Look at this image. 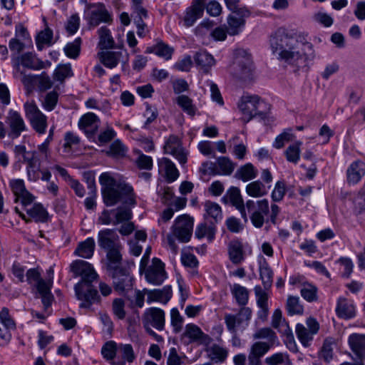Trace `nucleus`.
Returning a JSON list of instances; mask_svg holds the SVG:
<instances>
[{
  "label": "nucleus",
  "instance_id": "nucleus-28",
  "mask_svg": "<svg viewBox=\"0 0 365 365\" xmlns=\"http://www.w3.org/2000/svg\"><path fill=\"white\" fill-rule=\"evenodd\" d=\"M101 62L108 68L116 67L122 57L120 51H101L98 53Z\"/></svg>",
  "mask_w": 365,
  "mask_h": 365
},
{
  "label": "nucleus",
  "instance_id": "nucleus-40",
  "mask_svg": "<svg viewBox=\"0 0 365 365\" xmlns=\"http://www.w3.org/2000/svg\"><path fill=\"white\" fill-rule=\"evenodd\" d=\"M161 164L165 168V178L168 183L175 181L179 177V171L175 165L170 159L164 158L161 159Z\"/></svg>",
  "mask_w": 365,
  "mask_h": 365
},
{
  "label": "nucleus",
  "instance_id": "nucleus-26",
  "mask_svg": "<svg viewBox=\"0 0 365 365\" xmlns=\"http://www.w3.org/2000/svg\"><path fill=\"white\" fill-rule=\"evenodd\" d=\"M336 312L339 317L342 319H351L355 316L354 305L346 300V298H340L336 308Z\"/></svg>",
  "mask_w": 365,
  "mask_h": 365
},
{
  "label": "nucleus",
  "instance_id": "nucleus-34",
  "mask_svg": "<svg viewBox=\"0 0 365 365\" xmlns=\"http://www.w3.org/2000/svg\"><path fill=\"white\" fill-rule=\"evenodd\" d=\"M216 227L211 223L207 225V223L199 224L196 227L195 235L198 239L206 237L208 242H211L215 237Z\"/></svg>",
  "mask_w": 365,
  "mask_h": 365
},
{
  "label": "nucleus",
  "instance_id": "nucleus-42",
  "mask_svg": "<svg viewBox=\"0 0 365 365\" xmlns=\"http://www.w3.org/2000/svg\"><path fill=\"white\" fill-rule=\"evenodd\" d=\"M219 175H230L234 170L235 165L227 157H220L217 159Z\"/></svg>",
  "mask_w": 365,
  "mask_h": 365
},
{
  "label": "nucleus",
  "instance_id": "nucleus-14",
  "mask_svg": "<svg viewBox=\"0 0 365 365\" xmlns=\"http://www.w3.org/2000/svg\"><path fill=\"white\" fill-rule=\"evenodd\" d=\"M9 187L16 197L15 202L20 201L24 206H28L35 200V197L26 189L23 180H11L9 181Z\"/></svg>",
  "mask_w": 365,
  "mask_h": 365
},
{
  "label": "nucleus",
  "instance_id": "nucleus-48",
  "mask_svg": "<svg viewBox=\"0 0 365 365\" xmlns=\"http://www.w3.org/2000/svg\"><path fill=\"white\" fill-rule=\"evenodd\" d=\"M53 38V32L50 29H45L36 36V43L38 50H42L45 45H50Z\"/></svg>",
  "mask_w": 365,
  "mask_h": 365
},
{
  "label": "nucleus",
  "instance_id": "nucleus-57",
  "mask_svg": "<svg viewBox=\"0 0 365 365\" xmlns=\"http://www.w3.org/2000/svg\"><path fill=\"white\" fill-rule=\"evenodd\" d=\"M197 148L203 155L215 158L214 143L209 140L200 141L197 145Z\"/></svg>",
  "mask_w": 365,
  "mask_h": 365
},
{
  "label": "nucleus",
  "instance_id": "nucleus-5",
  "mask_svg": "<svg viewBox=\"0 0 365 365\" xmlns=\"http://www.w3.org/2000/svg\"><path fill=\"white\" fill-rule=\"evenodd\" d=\"M235 61L232 65V75L244 82H250L255 76V68L251 54L247 50L237 48L234 52Z\"/></svg>",
  "mask_w": 365,
  "mask_h": 365
},
{
  "label": "nucleus",
  "instance_id": "nucleus-45",
  "mask_svg": "<svg viewBox=\"0 0 365 365\" xmlns=\"http://www.w3.org/2000/svg\"><path fill=\"white\" fill-rule=\"evenodd\" d=\"M296 334L298 339L304 346H308L310 341L313 339L314 335L309 330L307 329L306 327L302 324H297L296 325Z\"/></svg>",
  "mask_w": 365,
  "mask_h": 365
},
{
  "label": "nucleus",
  "instance_id": "nucleus-44",
  "mask_svg": "<svg viewBox=\"0 0 365 365\" xmlns=\"http://www.w3.org/2000/svg\"><path fill=\"white\" fill-rule=\"evenodd\" d=\"M118 345L113 341L106 342L101 349V354L108 360L116 361Z\"/></svg>",
  "mask_w": 365,
  "mask_h": 365
},
{
  "label": "nucleus",
  "instance_id": "nucleus-35",
  "mask_svg": "<svg viewBox=\"0 0 365 365\" xmlns=\"http://www.w3.org/2000/svg\"><path fill=\"white\" fill-rule=\"evenodd\" d=\"M98 34L99 36L98 47L101 50L113 48L115 45L110 31L106 26L101 27Z\"/></svg>",
  "mask_w": 365,
  "mask_h": 365
},
{
  "label": "nucleus",
  "instance_id": "nucleus-32",
  "mask_svg": "<svg viewBox=\"0 0 365 365\" xmlns=\"http://www.w3.org/2000/svg\"><path fill=\"white\" fill-rule=\"evenodd\" d=\"M117 356L120 357L121 360L112 361L113 365H124L126 361L130 363L135 359V354L130 344H119Z\"/></svg>",
  "mask_w": 365,
  "mask_h": 365
},
{
  "label": "nucleus",
  "instance_id": "nucleus-21",
  "mask_svg": "<svg viewBox=\"0 0 365 365\" xmlns=\"http://www.w3.org/2000/svg\"><path fill=\"white\" fill-rule=\"evenodd\" d=\"M144 324L147 331L157 339L158 336L151 329V327L160 330V309L157 308L148 309L145 316Z\"/></svg>",
  "mask_w": 365,
  "mask_h": 365
},
{
  "label": "nucleus",
  "instance_id": "nucleus-29",
  "mask_svg": "<svg viewBox=\"0 0 365 365\" xmlns=\"http://www.w3.org/2000/svg\"><path fill=\"white\" fill-rule=\"evenodd\" d=\"M270 186H266L262 181L255 180L247 185L246 193L255 198L262 197L268 193Z\"/></svg>",
  "mask_w": 365,
  "mask_h": 365
},
{
  "label": "nucleus",
  "instance_id": "nucleus-50",
  "mask_svg": "<svg viewBox=\"0 0 365 365\" xmlns=\"http://www.w3.org/2000/svg\"><path fill=\"white\" fill-rule=\"evenodd\" d=\"M73 75L70 63L59 65L54 71V78L58 81H63L66 78L71 77Z\"/></svg>",
  "mask_w": 365,
  "mask_h": 365
},
{
  "label": "nucleus",
  "instance_id": "nucleus-18",
  "mask_svg": "<svg viewBox=\"0 0 365 365\" xmlns=\"http://www.w3.org/2000/svg\"><path fill=\"white\" fill-rule=\"evenodd\" d=\"M98 245L103 249L120 247L119 237L116 232L110 229L101 230L98 235Z\"/></svg>",
  "mask_w": 365,
  "mask_h": 365
},
{
  "label": "nucleus",
  "instance_id": "nucleus-43",
  "mask_svg": "<svg viewBox=\"0 0 365 365\" xmlns=\"http://www.w3.org/2000/svg\"><path fill=\"white\" fill-rule=\"evenodd\" d=\"M208 353L209 357L217 363L224 361L228 355V351L225 348L216 344L208 349Z\"/></svg>",
  "mask_w": 365,
  "mask_h": 365
},
{
  "label": "nucleus",
  "instance_id": "nucleus-59",
  "mask_svg": "<svg viewBox=\"0 0 365 365\" xmlns=\"http://www.w3.org/2000/svg\"><path fill=\"white\" fill-rule=\"evenodd\" d=\"M269 346L264 342H255L252 344L249 355L260 358L264 356L269 350Z\"/></svg>",
  "mask_w": 365,
  "mask_h": 365
},
{
  "label": "nucleus",
  "instance_id": "nucleus-10",
  "mask_svg": "<svg viewBox=\"0 0 365 365\" xmlns=\"http://www.w3.org/2000/svg\"><path fill=\"white\" fill-rule=\"evenodd\" d=\"M50 66L51 63L49 61L44 62L32 53H26L13 58L14 70H23L22 68L40 70Z\"/></svg>",
  "mask_w": 365,
  "mask_h": 365
},
{
  "label": "nucleus",
  "instance_id": "nucleus-27",
  "mask_svg": "<svg viewBox=\"0 0 365 365\" xmlns=\"http://www.w3.org/2000/svg\"><path fill=\"white\" fill-rule=\"evenodd\" d=\"M27 214L37 222H46L48 219V213L41 203H31L24 206Z\"/></svg>",
  "mask_w": 365,
  "mask_h": 365
},
{
  "label": "nucleus",
  "instance_id": "nucleus-7",
  "mask_svg": "<svg viewBox=\"0 0 365 365\" xmlns=\"http://www.w3.org/2000/svg\"><path fill=\"white\" fill-rule=\"evenodd\" d=\"M24 110L32 128L39 135L44 134L48 126L47 117L40 110L36 103L33 101L26 102Z\"/></svg>",
  "mask_w": 365,
  "mask_h": 365
},
{
  "label": "nucleus",
  "instance_id": "nucleus-20",
  "mask_svg": "<svg viewBox=\"0 0 365 365\" xmlns=\"http://www.w3.org/2000/svg\"><path fill=\"white\" fill-rule=\"evenodd\" d=\"M272 325L274 328L277 329L279 332L287 336V339L290 341V344L294 346V343L292 341L293 340L292 331L288 324L282 318V311L279 309H277L272 314Z\"/></svg>",
  "mask_w": 365,
  "mask_h": 365
},
{
  "label": "nucleus",
  "instance_id": "nucleus-38",
  "mask_svg": "<svg viewBox=\"0 0 365 365\" xmlns=\"http://www.w3.org/2000/svg\"><path fill=\"white\" fill-rule=\"evenodd\" d=\"M204 207L205 211V217L206 219L209 217L212 218L215 222L222 219V212L219 204L211 201H206L204 204Z\"/></svg>",
  "mask_w": 365,
  "mask_h": 365
},
{
  "label": "nucleus",
  "instance_id": "nucleus-3",
  "mask_svg": "<svg viewBox=\"0 0 365 365\" xmlns=\"http://www.w3.org/2000/svg\"><path fill=\"white\" fill-rule=\"evenodd\" d=\"M71 271L82 279L75 285L77 297H96L98 291L93 288L92 282L97 279L98 274L89 262L77 259L71 264Z\"/></svg>",
  "mask_w": 365,
  "mask_h": 365
},
{
  "label": "nucleus",
  "instance_id": "nucleus-37",
  "mask_svg": "<svg viewBox=\"0 0 365 365\" xmlns=\"http://www.w3.org/2000/svg\"><path fill=\"white\" fill-rule=\"evenodd\" d=\"M259 275L264 289H269L272 284L273 272L265 259L259 262Z\"/></svg>",
  "mask_w": 365,
  "mask_h": 365
},
{
  "label": "nucleus",
  "instance_id": "nucleus-12",
  "mask_svg": "<svg viewBox=\"0 0 365 365\" xmlns=\"http://www.w3.org/2000/svg\"><path fill=\"white\" fill-rule=\"evenodd\" d=\"M100 119L93 113L88 112L78 120V128L84 133L91 141H95V135L100 127Z\"/></svg>",
  "mask_w": 365,
  "mask_h": 365
},
{
  "label": "nucleus",
  "instance_id": "nucleus-13",
  "mask_svg": "<svg viewBox=\"0 0 365 365\" xmlns=\"http://www.w3.org/2000/svg\"><path fill=\"white\" fill-rule=\"evenodd\" d=\"M86 16L89 24L95 26L112 20L110 14L102 3L90 4L87 8Z\"/></svg>",
  "mask_w": 365,
  "mask_h": 365
},
{
  "label": "nucleus",
  "instance_id": "nucleus-4",
  "mask_svg": "<svg viewBox=\"0 0 365 365\" xmlns=\"http://www.w3.org/2000/svg\"><path fill=\"white\" fill-rule=\"evenodd\" d=\"M238 108L247 122L255 116L264 118L270 110V105L257 95L244 94L238 102Z\"/></svg>",
  "mask_w": 365,
  "mask_h": 365
},
{
  "label": "nucleus",
  "instance_id": "nucleus-8",
  "mask_svg": "<svg viewBox=\"0 0 365 365\" xmlns=\"http://www.w3.org/2000/svg\"><path fill=\"white\" fill-rule=\"evenodd\" d=\"M193 226V217L186 214L180 215L173 225V234L180 242H187L192 235Z\"/></svg>",
  "mask_w": 365,
  "mask_h": 365
},
{
  "label": "nucleus",
  "instance_id": "nucleus-15",
  "mask_svg": "<svg viewBox=\"0 0 365 365\" xmlns=\"http://www.w3.org/2000/svg\"><path fill=\"white\" fill-rule=\"evenodd\" d=\"M181 340L187 344L191 343L207 344L210 341V337L204 334L197 325L188 324L185 327Z\"/></svg>",
  "mask_w": 365,
  "mask_h": 365
},
{
  "label": "nucleus",
  "instance_id": "nucleus-58",
  "mask_svg": "<svg viewBox=\"0 0 365 365\" xmlns=\"http://www.w3.org/2000/svg\"><path fill=\"white\" fill-rule=\"evenodd\" d=\"M355 209L359 213L365 211V181L354 199Z\"/></svg>",
  "mask_w": 365,
  "mask_h": 365
},
{
  "label": "nucleus",
  "instance_id": "nucleus-64",
  "mask_svg": "<svg viewBox=\"0 0 365 365\" xmlns=\"http://www.w3.org/2000/svg\"><path fill=\"white\" fill-rule=\"evenodd\" d=\"M340 264V272L342 277H349L353 271L354 264L352 261L346 257H341L339 259Z\"/></svg>",
  "mask_w": 365,
  "mask_h": 365
},
{
  "label": "nucleus",
  "instance_id": "nucleus-11",
  "mask_svg": "<svg viewBox=\"0 0 365 365\" xmlns=\"http://www.w3.org/2000/svg\"><path fill=\"white\" fill-rule=\"evenodd\" d=\"M165 153L174 156L181 165L186 163L187 151L182 147L180 139L174 135L165 140L163 146Z\"/></svg>",
  "mask_w": 365,
  "mask_h": 365
},
{
  "label": "nucleus",
  "instance_id": "nucleus-1",
  "mask_svg": "<svg viewBox=\"0 0 365 365\" xmlns=\"http://www.w3.org/2000/svg\"><path fill=\"white\" fill-rule=\"evenodd\" d=\"M270 44L274 52L279 50L282 60L297 70L307 71L316 57L314 46L304 32L277 35L271 38Z\"/></svg>",
  "mask_w": 365,
  "mask_h": 365
},
{
  "label": "nucleus",
  "instance_id": "nucleus-39",
  "mask_svg": "<svg viewBox=\"0 0 365 365\" xmlns=\"http://www.w3.org/2000/svg\"><path fill=\"white\" fill-rule=\"evenodd\" d=\"M302 142L299 140L295 141L290 144L284 151L286 160L292 163L297 164L300 160L301 146Z\"/></svg>",
  "mask_w": 365,
  "mask_h": 365
},
{
  "label": "nucleus",
  "instance_id": "nucleus-24",
  "mask_svg": "<svg viewBox=\"0 0 365 365\" xmlns=\"http://www.w3.org/2000/svg\"><path fill=\"white\" fill-rule=\"evenodd\" d=\"M228 198L233 206L240 212L242 217L246 221L247 213L245 211L246 203L244 204L240 190L236 187H231L228 191Z\"/></svg>",
  "mask_w": 365,
  "mask_h": 365
},
{
  "label": "nucleus",
  "instance_id": "nucleus-41",
  "mask_svg": "<svg viewBox=\"0 0 365 365\" xmlns=\"http://www.w3.org/2000/svg\"><path fill=\"white\" fill-rule=\"evenodd\" d=\"M128 151L126 146L119 140H115L109 146V148L104 150V153L113 158H123L125 156Z\"/></svg>",
  "mask_w": 365,
  "mask_h": 365
},
{
  "label": "nucleus",
  "instance_id": "nucleus-6",
  "mask_svg": "<svg viewBox=\"0 0 365 365\" xmlns=\"http://www.w3.org/2000/svg\"><path fill=\"white\" fill-rule=\"evenodd\" d=\"M245 211L252 224L256 228H261L265 222H269V205L267 199L246 202Z\"/></svg>",
  "mask_w": 365,
  "mask_h": 365
},
{
  "label": "nucleus",
  "instance_id": "nucleus-46",
  "mask_svg": "<svg viewBox=\"0 0 365 365\" xmlns=\"http://www.w3.org/2000/svg\"><path fill=\"white\" fill-rule=\"evenodd\" d=\"M81 44L80 38H76L73 41L68 43L63 48L66 56L70 58H77L80 53Z\"/></svg>",
  "mask_w": 365,
  "mask_h": 365
},
{
  "label": "nucleus",
  "instance_id": "nucleus-60",
  "mask_svg": "<svg viewBox=\"0 0 365 365\" xmlns=\"http://www.w3.org/2000/svg\"><path fill=\"white\" fill-rule=\"evenodd\" d=\"M107 258L109 261L110 267H115L121 260L120 247L108 249Z\"/></svg>",
  "mask_w": 365,
  "mask_h": 365
},
{
  "label": "nucleus",
  "instance_id": "nucleus-61",
  "mask_svg": "<svg viewBox=\"0 0 365 365\" xmlns=\"http://www.w3.org/2000/svg\"><path fill=\"white\" fill-rule=\"evenodd\" d=\"M131 8L133 14L136 15L134 19H143L147 18V11L143 6V0H132Z\"/></svg>",
  "mask_w": 365,
  "mask_h": 365
},
{
  "label": "nucleus",
  "instance_id": "nucleus-62",
  "mask_svg": "<svg viewBox=\"0 0 365 365\" xmlns=\"http://www.w3.org/2000/svg\"><path fill=\"white\" fill-rule=\"evenodd\" d=\"M125 301L123 298H115L113 302V311L115 316L123 319L125 317Z\"/></svg>",
  "mask_w": 365,
  "mask_h": 365
},
{
  "label": "nucleus",
  "instance_id": "nucleus-2",
  "mask_svg": "<svg viewBox=\"0 0 365 365\" xmlns=\"http://www.w3.org/2000/svg\"><path fill=\"white\" fill-rule=\"evenodd\" d=\"M103 201L107 206H113L118 202L134 207L137 196L131 185L120 180L117 175L105 172L99 176Z\"/></svg>",
  "mask_w": 365,
  "mask_h": 365
},
{
  "label": "nucleus",
  "instance_id": "nucleus-53",
  "mask_svg": "<svg viewBox=\"0 0 365 365\" xmlns=\"http://www.w3.org/2000/svg\"><path fill=\"white\" fill-rule=\"evenodd\" d=\"M58 93L54 91H51L45 96V97L42 101V107L46 111H51L55 108V107L58 103Z\"/></svg>",
  "mask_w": 365,
  "mask_h": 365
},
{
  "label": "nucleus",
  "instance_id": "nucleus-30",
  "mask_svg": "<svg viewBox=\"0 0 365 365\" xmlns=\"http://www.w3.org/2000/svg\"><path fill=\"white\" fill-rule=\"evenodd\" d=\"M140 273L145 272L146 280L153 284H158L160 282V259L153 258L152 264L147 269H143Z\"/></svg>",
  "mask_w": 365,
  "mask_h": 365
},
{
  "label": "nucleus",
  "instance_id": "nucleus-22",
  "mask_svg": "<svg viewBox=\"0 0 365 365\" xmlns=\"http://www.w3.org/2000/svg\"><path fill=\"white\" fill-rule=\"evenodd\" d=\"M348 342L351 351L359 359L365 357V335L352 334L349 336Z\"/></svg>",
  "mask_w": 365,
  "mask_h": 365
},
{
  "label": "nucleus",
  "instance_id": "nucleus-16",
  "mask_svg": "<svg viewBox=\"0 0 365 365\" xmlns=\"http://www.w3.org/2000/svg\"><path fill=\"white\" fill-rule=\"evenodd\" d=\"M346 182L350 185H357L365 176V161L356 160L353 161L346 171Z\"/></svg>",
  "mask_w": 365,
  "mask_h": 365
},
{
  "label": "nucleus",
  "instance_id": "nucleus-56",
  "mask_svg": "<svg viewBox=\"0 0 365 365\" xmlns=\"http://www.w3.org/2000/svg\"><path fill=\"white\" fill-rule=\"evenodd\" d=\"M27 177L28 180L33 182H36L40 179V168L39 166L32 160L27 161Z\"/></svg>",
  "mask_w": 365,
  "mask_h": 365
},
{
  "label": "nucleus",
  "instance_id": "nucleus-51",
  "mask_svg": "<svg viewBox=\"0 0 365 365\" xmlns=\"http://www.w3.org/2000/svg\"><path fill=\"white\" fill-rule=\"evenodd\" d=\"M14 75L24 85L27 91H30L34 86L35 78L31 75H28L23 70H14Z\"/></svg>",
  "mask_w": 365,
  "mask_h": 365
},
{
  "label": "nucleus",
  "instance_id": "nucleus-19",
  "mask_svg": "<svg viewBox=\"0 0 365 365\" xmlns=\"http://www.w3.org/2000/svg\"><path fill=\"white\" fill-rule=\"evenodd\" d=\"M227 252L230 260L237 265L245 259L244 245L238 239L231 240L227 245Z\"/></svg>",
  "mask_w": 365,
  "mask_h": 365
},
{
  "label": "nucleus",
  "instance_id": "nucleus-55",
  "mask_svg": "<svg viewBox=\"0 0 365 365\" xmlns=\"http://www.w3.org/2000/svg\"><path fill=\"white\" fill-rule=\"evenodd\" d=\"M287 308L289 315L302 314L304 312L303 305L299 298H288Z\"/></svg>",
  "mask_w": 365,
  "mask_h": 365
},
{
  "label": "nucleus",
  "instance_id": "nucleus-49",
  "mask_svg": "<svg viewBox=\"0 0 365 365\" xmlns=\"http://www.w3.org/2000/svg\"><path fill=\"white\" fill-rule=\"evenodd\" d=\"M116 136V132L112 127H108L105 130L101 131L98 137L95 136L94 143L98 145H103L111 141Z\"/></svg>",
  "mask_w": 365,
  "mask_h": 365
},
{
  "label": "nucleus",
  "instance_id": "nucleus-23",
  "mask_svg": "<svg viewBox=\"0 0 365 365\" xmlns=\"http://www.w3.org/2000/svg\"><path fill=\"white\" fill-rule=\"evenodd\" d=\"M53 283V269L50 267L47 270V275L45 278H41L34 287L38 293L42 297H46L51 294V289Z\"/></svg>",
  "mask_w": 365,
  "mask_h": 365
},
{
  "label": "nucleus",
  "instance_id": "nucleus-52",
  "mask_svg": "<svg viewBox=\"0 0 365 365\" xmlns=\"http://www.w3.org/2000/svg\"><path fill=\"white\" fill-rule=\"evenodd\" d=\"M294 137V135L292 133V129H286L276 137L273 143V147L277 149H280L284 147L286 143L292 140Z\"/></svg>",
  "mask_w": 365,
  "mask_h": 365
},
{
  "label": "nucleus",
  "instance_id": "nucleus-9",
  "mask_svg": "<svg viewBox=\"0 0 365 365\" xmlns=\"http://www.w3.org/2000/svg\"><path fill=\"white\" fill-rule=\"evenodd\" d=\"M251 316L252 311L248 307L242 308L236 315L227 314L225 322L227 329L232 334H235L237 330H244L248 326Z\"/></svg>",
  "mask_w": 365,
  "mask_h": 365
},
{
  "label": "nucleus",
  "instance_id": "nucleus-25",
  "mask_svg": "<svg viewBox=\"0 0 365 365\" xmlns=\"http://www.w3.org/2000/svg\"><path fill=\"white\" fill-rule=\"evenodd\" d=\"M194 60L195 63L200 66L205 72H208L216 63L213 56L204 50L196 52L194 56Z\"/></svg>",
  "mask_w": 365,
  "mask_h": 365
},
{
  "label": "nucleus",
  "instance_id": "nucleus-36",
  "mask_svg": "<svg viewBox=\"0 0 365 365\" xmlns=\"http://www.w3.org/2000/svg\"><path fill=\"white\" fill-rule=\"evenodd\" d=\"M227 31L229 35H238L244 28L245 20L242 18H237L235 15L230 14L227 19Z\"/></svg>",
  "mask_w": 365,
  "mask_h": 365
},
{
  "label": "nucleus",
  "instance_id": "nucleus-33",
  "mask_svg": "<svg viewBox=\"0 0 365 365\" xmlns=\"http://www.w3.org/2000/svg\"><path fill=\"white\" fill-rule=\"evenodd\" d=\"M258 175V170L250 163L241 166L235 173V176L236 178L247 182L255 179Z\"/></svg>",
  "mask_w": 365,
  "mask_h": 365
},
{
  "label": "nucleus",
  "instance_id": "nucleus-54",
  "mask_svg": "<svg viewBox=\"0 0 365 365\" xmlns=\"http://www.w3.org/2000/svg\"><path fill=\"white\" fill-rule=\"evenodd\" d=\"M287 187L284 181L278 180L275 185L274 187L272 192L271 197L274 202H280L283 200L285 193H286Z\"/></svg>",
  "mask_w": 365,
  "mask_h": 365
},
{
  "label": "nucleus",
  "instance_id": "nucleus-47",
  "mask_svg": "<svg viewBox=\"0 0 365 365\" xmlns=\"http://www.w3.org/2000/svg\"><path fill=\"white\" fill-rule=\"evenodd\" d=\"M178 104L188 115L193 116L196 113V107L193 105L192 101L187 96L181 95L177 98Z\"/></svg>",
  "mask_w": 365,
  "mask_h": 365
},
{
  "label": "nucleus",
  "instance_id": "nucleus-17",
  "mask_svg": "<svg viewBox=\"0 0 365 365\" xmlns=\"http://www.w3.org/2000/svg\"><path fill=\"white\" fill-rule=\"evenodd\" d=\"M6 123L10 128L9 135L13 138H18L26 129V125L21 114L15 110L9 112Z\"/></svg>",
  "mask_w": 365,
  "mask_h": 365
},
{
  "label": "nucleus",
  "instance_id": "nucleus-31",
  "mask_svg": "<svg viewBox=\"0 0 365 365\" xmlns=\"http://www.w3.org/2000/svg\"><path fill=\"white\" fill-rule=\"evenodd\" d=\"M95 240L93 237H88L78 244L74 254L80 257L89 259L93 255Z\"/></svg>",
  "mask_w": 365,
  "mask_h": 365
},
{
  "label": "nucleus",
  "instance_id": "nucleus-63",
  "mask_svg": "<svg viewBox=\"0 0 365 365\" xmlns=\"http://www.w3.org/2000/svg\"><path fill=\"white\" fill-rule=\"evenodd\" d=\"M181 262L182 264L188 267H195L198 264L196 257L189 250H184L181 254Z\"/></svg>",
  "mask_w": 365,
  "mask_h": 365
}]
</instances>
